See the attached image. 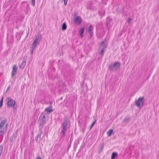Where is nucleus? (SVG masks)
I'll return each mask as SVG.
<instances>
[{"mask_svg":"<svg viewBox=\"0 0 159 159\" xmlns=\"http://www.w3.org/2000/svg\"><path fill=\"white\" fill-rule=\"evenodd\" d=\"M70 125L69 120L67 118L64 119L61 126L58 130L60 137L63 138L65 136L67 129L69 128Z\"/></svg>","mask_w":159,"mask_h":159,"instance_id":"nucleus-1","label":"nucleus"},{"mask_svg":"<svg viewBox=\"0 0 159 159\" xmlns=\"http://www.w3.org/2000/svg\"><path fill=\"white\" fill-rule=\"evenodd\" d=\"M46 114L45 112H42L40 115L38 121L39 124V130H42L44 125L46 123Z\"/></svg>","mask_w":159,"mask_h":159,"instance_id":"nucleus-2","label":"nucleus"},{"mask_svg":"<svg viewBox=\"0 0 159 159\" xmlns=\"http://www.w3.org/2000/svg\"><path fill=\"white\" fill-rule=\"evenodd\" d=\"M57 86L60 93L66 92L68 90L66 85L62 80L59 81L57 83Z\"/></svg>","mask_w":159,"mask_h":159,"instance_id":"nucleus-3","label":"nucleus"},{"mask_svg":"<svg viewBox=\"0 0 159 159\" xmlns=\"http://www.w3.org/2000/svg\"><path fill=\"white\" fill-rule=\"evenodd\" d=\"M6 121V120L4 119L2 120L0 123V143L1 142L3 137V134L4 132H5L7 129V125H6L5 128L3 127V125Z\"/></svg>","mask_w":159,"mask_h":159,"instance_id":"nucleus-4","label":"nucleus"},{"mask_svg":"<svg viewBox=\"0 0 159 159\" xmlns=\"http://www.w3.org/2000/svg\"><path fill=\"white\" fill-rule=\"evenodd\" d=\"M35 39L32 44L30 54H32L34 50L36 47L37 45L39 44L40 41L41 40L40 36L39 35L35 36Z\"/></svg>","mask_w":159,"mask_h":159,"instance_id":"nucleus-5","label":"nucleus"},{"mask_svg":"<svg viewBox=\"0 0 159 159\" xmlns=\"http://www.w3.org/2000/svg\"><path fill=\"white\" fill-rule=\"evenodd\" d=\"M144 101V97H140L138 99L136 100L135 105L138 107L142 108L143 105Z\"/></svg>","mask_w":159,"mask_h":159,"instance_id":"nucleus-6","label":"nucleus"},{"mask_svg":"<svg viewBox=\"0 0 159 159\" xmlns=\"http://www.w3.org/2000/svg\"><path fill=\"white\" fill-rule=\"evenodd\" d=\"M120 66V62H117L114 64H111L109 67V69L112 71L117 69Z\"/></svg>","mask_w":159,"mask_h":159,"instance_id":"nucleus-7","label":"nucleus"},{"mask_svg":"<svg viewBox=\"0 0 159 159\" xmlns=\"http://www.w3.org/2000/svg\"><path fill=\"white\" fill-rule=\"evenodd\" d=\"M82 21V19L80 16L76 15L74 16L73 19V21L74 23L80 25L81 24Z\"/></svg>","mask_w":159,"mask_h":159,"instance_id":"nucleus-8","label":"nucleus"},{"mask_svg":"<svg viewBox=\"0 0 159 159\" xmlns=\"http://www.w3.org/2000/svg\"><path fill=\"white\" fill-rule=\"evenodd\" d=\"M43 133L42 130H39V132L35 138V140L38 143H39L41 140V135Z\"/></svg>","mask_w":159,"mask_h":159,"instance_id":"nucleus-9","label":"nucleus"},{"mask_svg":"<svg viewBox=\"0 0 159 159\" xmlns=\"http://www.w3.org/2000/svg\"><path fill=\"white\" fill-rule=\"evenodd\" d=\"M17 70V68L16 65H14L13 66L11 71V75L12 77H14L15 75H16Z\"/></svg>","mask_w":159,"mask_h":159,"instance_id":"nucleus-10","label":"nucleus"},{"mask_svg":"<svg viewBox=\"0 0 159 159\" xmlns=\"http://www.w3.org/2000/svg\"><path fill=\"white\" fill-rule=\"evenodd\" d=\"M11 107H13L14 112H16L17 105L16 104L15 101L11 98Z\"/></svg>","mask_w":159,"mask_h":159,"instance_id":"nucleus-11","label":"nucleus"},{"mask_svg":"<svg viewBox=\"0 0 159 159\" xmlns=\"http://www.w3.org/2000/svg\"><path fill=\"white\" fill-rule=\"evenodd\" d=\"M93 26L92 25H90L88 27L87 31H88L90 36L92 37L93 35Z\"/></svg>","mask_w":159,"mask_h":159,"instance_id":"nucleus-12","label":"nucleus"},{"mask_svg":"<svg viewBox=\"0 0 159 159\" xmlns=\"http://www.w3.org/2000/svg\"><path fill=\"white\" fill-rule=\"evenodd\" d=\"M50 104L49 106L48 107L46 108L45 110V112H47V113L49 114L52 112L53 111V110L52 109V106L51 102H50Z\"/></svg>","mask_w":159,"mask_h":159,"instance_id":"nucleus-13","label":"nucleus"},{"mask_svg":"<svg viewBox=\"0 0 159 159\" xmlns=\"http://www.w3.org/2000/svg\"><path fill=\"white\" fill-rule=\"evenodd\" d=\"M85 28L83 27L81 28L79 31V33L81 37H83V35L84 33Z\"/></svg>","mask_w":159,"mask_h":159,"instance_id":"nucleus-14","label":"nucleus"},{"mask_svg":"<svg viewBox=\"0 0 159 159\" xmlns=\"http://www.w3.org/2000/svg\"><path fill=\"white\" fill-rule=\"evenodd\" d=\"M100 46L102 47V48H104V49L107 48V45L106 43V40L102 42L100 45Z\"/></svg>","mask_w":159,"mask_h":159,"instance_id":"nucleus-15","label":"nucleus"},{"mask_svg":"<svg viewBox=\"0 0 159 159\" xmlns=\"http://www.w3.org/2000/svg\"><path fill=\"white\" fill-rule=\"evenodd\" d=\"M26 64V61L25 60H23L21 63L20 64V68L21 69H23L25 67Z\"/></svg>","mask_w":159,"mask_h":159,"instance_id":"nucleus-16","label":"nucleus"},{"mask_svg":"<svg viewBox=\"0 0 159 159\" xmlns=\"http://www.w3.org/2000/svg\"><path fill=\"white\" fill-rule=\"evenodd\" d=\"M118 156V154L117 152H114L111 154V159H114Z\"/></svg>","mask_w":159,"mask_h":159,"instance_id":"nucleus-17","label":"nucleus"},{"mask_svg":"<svg viewBox=\"0 0 159 159\" xmlns=\"http://www.w3.org/2000/svg\"><path fill=\"white\" fill-rule=\"evenodd\" d=\"M67 28V25L66 22L63 23L61 26V30H66Z\"/></svg>","mask_w":159,"mask_h":159,"instance_id":"nucleus-18","label":"nucleus"},{"mask_svg":"<svg viewBox=\"0 0 159 159\" xmlns=\"http://www.w3.org/2000/svg\"><path fill=\"white\" fill-rule=\"evenodd\" d=\"M6 101L7 102V105L8 107H10V98L8 97L6 99Z\"/></svg>","mask_w":159,"mask_h":159,"instance_id":"nucleus-19","label":"nucleus"},{"mask_svg":"<svg viewBox=\"0 0 159 159\" xmlns=\"http://www.w3.org/2000/svg\"><path fill=\"white\" fill-rule=\"evenodd\" d=\"M113 130L112 129H110L107 132V134L108 136H111L113 133Z\"/></svg>","mask_w":159,"mask_h":159,"instance_id":"nucleus-20","label":"nucleus"},{"mask_svg":"<svg viewBox=\"0 0 159 159\" xmlns=\"http://www.w3.org/2000/svg\"><path fill=\"white\" fill-rule=\"evenodd\" d=\"M93 122L92 124L91 125V128L94 125L95 123L96 122V120L95 118L94 117H93Z\"/></svg>","mask_w":159,"mask_h":159,"instance_id":"nucleus-21","label":"nucleus"},{"mask_svg":"<svg viewBox=\"0 0 159 159\" xmlns=\"http://www.w3.org/2000/svg\"><path fill=\"white\" fill-rule=\"evenodd\" d=\"M9 11L8 10H7V11L6 12L5 15V16L6 17L7 16H8L9 17V18L7 20L9 21V19L10 17V15H9Z\"/></svg>","mask_w":159,"mask_h":159,"instance_id":"nucleus-22","label":"nucleus"},{"mask_svg":"<svg viewBox=\"0 0 159 159\" xmlns=\"http://www.w3.org/2000/svg\"><path fill=\"white\" fill-rule=\"evenodd\" d=\"M112 21V19L110 18L107 17V25L110 24Z\"/></svg>","mask_w":159,"mask_h":159,"instance_id":"nucleus-23","label":"nucleus"},{"mask_svg":"<svg viewBox=\"0 0 159 159\" xmlns=\"http://www.w3.org/2000/svg\"><path fill=\"white\" fill-rule=\"evenodd\" d=\"M104 52V48H102L101 51L99 52V54H101L102 56H103Z\"/></svg>","mask_w":159,"mask_h":159,"instance_id":"nucleus-24","label":"nucleus"},{"mask_svg":"<svg viewBox=\"0 0 159 159\" xmlns=\"http://www.w3.org/2000/svg\"><path fill=\"white\" fill-rule=\"evenodd\" d=\"M130 117H127L124 119V121L125 122H126L129 121L130 120Z\"/></svg>","mask_w":159,"mask_h":159,"instance_id":"nucleus-25","label":"nucleus"},{"mask_svg":"<svg viewBox=\"0 0 159 159\" xmlns=\"http://www.w3.org/2000/svg\"><path fill=\"white\" fill-rule=\"evenodd\" d=\"M104 143H101L99 147V149H103L104 147Z\"/></svg>","mask_w":159,"mask_h":159,"instance_id":"nucleus-26","label":"nucleus"},{"mask_svg":"<svg viewBox=\"0 0 159 159\" xmlns=\"http://www.w3.org/2000/svg\"><path fill=\"white\" fill-rule=\"evenodd\" d=\"M68 0H62V1H63L64 2V4L66 6L67 5V2Z\"/></svg>","mask_w":159,"mask_h":159,"instance_id":"nucleus-27","label":"nucleus"},{"mask_svg":"<svg viewBox=\"0 0 159 159\" xmlns=\"http://www.w3.org/2000/svg\"><path fill=\"white\" fill-rule=\"evenodd\" d=\"M32 4L33 6H34L35 4V0H32Z\"/></svg>","mask_w":159,"mask_h":159,"instance_id":"nucleus-28","label":"nucleus"},{"mask_svg":"<svg viewBox=\"0 0 159 159\" xmlns=\"http://www.w3.org/2000/svg\"><path fill=\"white\" fill-rule=\"evenodd\" d=\"M132 20V19L131 18H129L127 20V22L128 23H129Z\"/></svg>","mask_w":159,"mask_h":159,"instance_id":"nucleus-29","label":"nucleus"},{"mask_svg":"<svg viewBox=\"0 0 159 159\" xmlns=\"http://www.w3.org/2000/svg\"><path fill=\"white\" fill-rule=\"evenodd\" d=\"M10 86L9 85L8 87L7 88V90H6V92H5V93L7 92L8 91V90L10 88Z\"/></svg>","mask_w":159,"mask_h":159,"instance_id":"nucleus-30","label":"nucleus"},{"mask_svg":"<svg viewBox=\"0 0 159 159\" xmlns=\"http://www.w3.org/2000/svg\"><path fill=\"white\" fill-rule=\"evenodd\" d=\"M3 97H2V98L1 99V100L0 101V102L3 103Z\"/></svg>","mask_w":159,"mask_h":159,"instance_id":"nucleus-31","label":"nucleus"},{"mask_svg":"<svg viewBox=\"0 0 159 159\" xmlns=\"http://www.w3.org/2000/svg\"><path fill=\"white\" fill-rule=\"evenodd\" d=\"M2 105H3V103L0 102V108L2 107Z\"/></svg>","mask_w":159,"mask_h":159,"instance_id":"nucleus-32","label":"nucleus"},{"mask_svg":"<svg viewBox=\"0 0 159 159\" xmlns=\"http://www.w3.org/2000/svg\"><path fill=\"white\" fill-rule=\"evenodd\" d=\"M3 148V147L2 145H1L0 146V149H2Z\"/></svg>","mask_w":159,"mask_h":159,"instance_id":"nucleus-33","label":"nucleus"},{"mask_svg":"<svg viewBox=\"0 0 159 159\" xmlns=\"http://www.w3.org/2000/svg\"><path fill=\"white\" fill-rule=\"evenodd\" d=\"M56 146H60V144H57Z\"/></svg>","mask_w":159,"mask_h":159,"instance_id":"nucleus-34","label":"nucleus"},{"mask_svg":"<svg viewBox=\"0 0 159 159\" xmlns=\"http://www.w3.org/2000/svg\"><path fill=\"white\" fill-rule=\"evenodd\" d=\"M37 159H42L41 158L39 157L38 158H37Z\"/></svg>","mask_w":159,"mask_h":159,"instance_id":"nucleus-35","label":"nucleus"},{"mask_svg":"<svg viewBox=\"0 0 159 159\" xmlns=\"http://www.w3.org/2000/svg\"><path fill=\"white\" fill-rule=\"evenodd\" d=\"M7 38L8 39L9 38V35L8 34L7 35Z\"/></svg>","mask_w":159,"mask_h":159,"instance_id":"nucleus-36","label":"nucleus"},{"mask_svg":"<svg viewBox=\"0 0 159 159\" xmlns=\"http://www.w3.org/2000/svg\"><path fill=\"white\" fill-rule=\"evenodd\" d=\"M84 83V81H83V83Z\"/></svg>","mask_w":159,"mask_h":159,"instance_id":"nucleus-37","label":"nucleus"}]
</instances>
